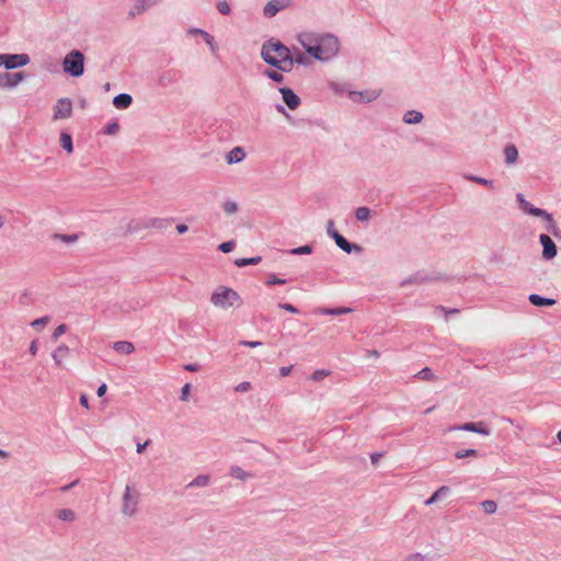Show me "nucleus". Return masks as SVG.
I'll return each mask as SVG.
<instances>
[{
    "instance_id": "nucleus-1",
    "label": "nucleus",
    "mask_w": 561,
    "mask_h": 561,
    "mask_svg": "<svg viewBox=\"0 0 561 561\" xmlns=\"http://www.w3.org/2000/svg\"><path fill=\"white\" fill-rule=\"evenodd\" d=\"M298 41L308 55L320 61H329L340 51V41L331 33H302Z\"/></svg>"
},
{
    "instance_id": "nucleus-2",
    "label": "nucleus",
    "mask_w": 561,
    "mask_h": 561,
    "mask_svg": "<svg viewBox=\"0 0 561 561\" xmlns=\"http://www.w3.org/2000/svg\"><path fill=\"white\" fill-rule=\"evenodd\" d=\"M62 70L71 77H81L84 72L83 53L78 49L69 51L62 60Z\"/></svg>"
},
{
    "instance_id": "nucleus-3",
    "label": "nucleus",
    "mask_w": 561,
    "mask_h": 561,
    "mask_svg": "<svg viewBox=\"0 0 561 561\" xmlns=\"http://www.w3.org/2000/svg\"><path fill=\"white\" fill-rule=\"evenodd\" d=\"M210 301L215 307L228 309L240 301V296L236 290L221 286L211 294Z\"/></svg>"
},
{
    "instance_id": "nucleus-4",
    "label": "nucleus",
    "mask_w": 561,
    "mask_h": 561,
    "mask_svg": "<svg viewBox=\"0 0 561 561\" xmlns=\"http://www.w3.org/2000/svg\"><path fill=\"white\" fill-rule=\"evenodd\" d=\"M517 201L519 202L520 208L528 215L535 217H542L548 221V230L556 237H558V228L553 221L552 215L545 209L535 207L528 201L525 199L523 194H517Z\"/></svg>"
},
{
    "instance_id": "nucleus-5",
    "label": "nucleus",
    "mask_w": 561,
    "mask_h": 561,
    "mask_svg": "<svg viewBox=\"0 0 561 561\" xmlns=\"http://www.w3.org/2000/svg\"><path fill=\"white\" fill-rule=\"evenodd\" d=\"M291 54V50L278 41L270 39L265 42L261 49V57L265 62L268 58H282Z\"/></svg>"
},
{
    "instance_id": "nucleus-6",
    "label": "nucleus",
    "mask_w": 561,
    "mask_h": 561,
    "mask_svg": "<svg viewBox=\"0 0 561 561\" xmlns=\"http://www.w3.org/2000/svg\"><path fill=\"white\" fill-rule=\"evenodd\" d=\"M138 499L139 494L138 492L131 491V486L127 484L125 486V491L123 494V505H122V513L125 516H133L136 514L138 508Z\"/></svg>"
},
{
    "instance_id": "nucleus-7",
    "label": "nucleus",
    "mask_w": 561,
    "mask_h": 561,
    "mask_svg": "<svg viewBox=\"0 0 561 561\" xmlns=\"http://www.w3.org/2000/svg\"><path fill=\"white\" fill-rule=\"evenodd\" d=\"M30 62V57L26 54H0V67L11 70L24 67Z\"/></svg>"
},
{
    "instance_id": "nucleus-8",
    "label": "nucleus",
    "mask_w": 561,
    "mask_h": 561,
    "mask_svg": "<svg viewBox=\"0 0 561 561\" xmlns=\"http://www.w3.org/2000/svg\"><path fill=\"white\" fill-rule=\"evenodd\" d=\"M72 115V102L69 98L58 99L54 106L53 118L55 121L69 118Z\"/></svg>"
},
{
    "instance_id": "nucleus-9",
    "label": "nucleus",
    "mask_w": 561,
    "mask_h": 561,
    "mask_svg": "<svg viewBox=\"0 0 561 561\" xmlns=\"http://www.w3.org/2000/svg\"><path fill=\"white\" fill-rule=\"evenodd\" d=\"M449 432L453 431H466L477 433L483 436H490L491 430L485 425L484 422H469L463 423L461 425H454L448 428Z\"/></svg>"
},
{
    "instance_id": "nucleus-10",
    "label": "nucleus",
    "mask_w": 561,
    "mask_h": 561,
    "mask_svg": "<svg viewBox=\"0 0 561 561\" xmlns=\"http://www.w3.org/2000/svg\"><path fill=\"white\" fill-rule=\"evenodd\" d=\"M539 241L540 244L542 245V257L545 260H552L553 257H556L558 249L554 241L548 234L545 233H541L539 236Z\"/></svg>"
},
{
    "instance_id": "nucleus-11",
    "label": "nucleus",
    "mask_w": 561,
    "mask_h": 561,
    "mask_svg": "<svg viewBox=\"0 0 561 561\" xmlns=\"http://www.w3.org/2000/svg\"><path fill=\"white\" fill-rule=\"evenodd\" d=\"M25 76L23 72H3L0 73V88L12 89L15 88L20 82L24 80Z\"/></svg>"
},
{
    "instance_id": "nucleus-12",
    "label": "nucleus",
    "mask_w": 561,
    "mask_h": 561,
    "mask_svg": "<svg viewBox=\"0 0 561 561\" xmlns=\"http://www.w3.org/2000/svg\"><path fill=\"white\" fill-rule=\"evenodd\" d=\"M266 64L282 72H290L294 68V55L291 53L282 58H268V62Z\"/></svg>"
},
{
    "instance_id": "nucleus-13",
    "label": "nucleus",
    "mask_w": 561,
    "mask_h": 561,
    "mask_svg": "<svg viewBox=\"0 0 561 561\" xmlns=\"http://www.w3.org/2000/svg\"><path fill=\"white\" fill-rule=\"evenodd\" d=\"M290 0H271L263 8V14L265 18L275 16L280 10L289 7Z\"/></svg>"
},
{
    "instance_id": "nucleus-14",
    "label": "nucleus",
    "mask_w": 561,
    "mask_h": 561,
    "mask_svg": "<svg viewBox=\"0 0 561 561\" xmlns=\"http://www.w3.org/2000/svg\"><path fill=\"white\" fill-rule=\"evenodd\" d=\"M278 91L289 110L294 111L299 107L301 100L290 88H279Z\"/></svg>"
},
{
    "instance_id": "nucleus-15",
    "label": "nucleus",
    "mask_w": 561,
    "mask_h": 561,
    "mask_svg": "<svg viewBox=\"0 0 561 561\" xmlns=\"http://www.w3.org/2000/svg\"><path fill=\"white\" fill-rule=\"evenodd\" d=\"M380 92L377 90L353 91L350 96L356 102L370 103L378 99Z\"/></svg>"
},
{
    "instance_id": "nucleus-16",
    "label": "nucleus",
    "mask_w": 561,
    "mask_h": 561,
    "mask_svg": "<svg viewBox=\"0 0 561 561\" xmlns=\"http://www.w3.org/2000/svg\"><path fill=\"white\" fill-rule=\"evenodd\" d=\"M333 240H334L335 244L341 250H343L344 252H346L348 254L352 252H356V253L362 252L360 245L348 242L341 233H334Z\"/></svg>"
},
{
    "instance_id": "nucleus-17",
    "label": "nucleus",
    "mask_w": 561,
    "mask_h": 561,
    "mask_svg": "<svg viewBox=\"0 0 561 561\" xmlns=\"http://www.w3.org/2000/svg\"><path fill=\"white\" fill-rule=\"evenodd\" d=\"M134 5L129 11V16H136L144 13L147 9L158 4L161 0H133Z\"/></svg>"
},
{
    "instance_id": "nucleus-18",
    "label": "nucleus",
    "mask_w": 561,
    "mask_h": 561,
    "mask_svg": "<svg viewBox=\"0 0 561 561\" xmlns=\"http://www.w3.org/2000/svg\"><path fill=\"white\" fill-rule=\"evenodd\" d=\"M133 103V96L128 93H119L113 99V105L117 110H126Z\"/></svg>"
},
{
    "instance_id": "nucleus-19",
    "label": "nucleus",
    "mask_w": 561,
    "mask_h": 561,
    "mask_svg": "<svg viewBox=\"0 0 561 561\" xmlns=\"http://www.w3.org/2000/svg\"><path fill=\"white\" fill-rule=\"evenodd\" d=\"M245 158V152L241 147H234L226 154L228 164L241 162Z\"/></svg>"
},
{
    "instance_id": "nucleus-20",
    "label": "nucleus",
    "mask_w": 561,
    "mask_h": 561,
    "mask_svg": "<svg viewBox=\"0 0 561 561\" xmlns=\"http://www.w3.org/2000/svg\"><path fill=\"white\" fill-rule=\"evenodd\" d=\"M528 300L531 305L536 307H550L556 304V300L552 298H546L537 294H531L528 297Z\"/></svg>"
},
{
    "instance_id": "nucleus-21",
    "label": "nucleus",
    "mask_w": 561,
    "mask_h": 561,
    "mask_svg": "<svg viewBox=\"0 0 561 561\" xmlns=\"http://www.w3.org/2000/svg\"><path fill=\"white\" fill-rule=\"evenodd\" d=\"M422 119H423V114L415 110H410V111L405 112L402 117L403 123L408 124V125L420 124L422 122Z\"/></svg>"
},
{
    "instance_id": "nucleus-22",
    "label": "nucleus",
    "mask_w": 561,
    "mask_h": 561,
    "mask_svg": "<svg viewBox=\"0 0 561 561\" xmlns=\"http://www.w3.org/2000/svg\"><path fill=\"white\" fill-rule=\"evenodd\" d=\"M70 350L67 345H59L51 354V357L57 366L62 364V360L68 356Z\"/></svg>"
},
{
    "instance_id": "nucleus-23",
    "label": "nucleus",
    "mask_w": 561,
    "mask_h": 561,
    "mask_svg": "<svg viewBox=\"0 0 561 561\" xmlns=\"http://www.w3.org/2000/svg\"><path fill=\"white\" fill-rule=\"evenodd\" d=\"M450 492V489L446 485L440 486L437 489L426 501L425 505H432L439 501L440 499L446 497Z\"/></svg>"
},
{
    "instance_id": "nucleus-24",
    "label": "nucleus",
    "mask_w": 561,
    "mask_h": 561,
    "mask_svg": "<svg viewBox=\"0 0 561 561\" xmlns=\"http://www.w3.org/2000/svg\"><path fill=\"white\" fill-rule=\"evenodd\" d=\"M175 82V73L172 70L163 71L158 77V84L167 88Z\"/></svg>"
},
{
    "instance_id": "nucleus-25",
    "label": "nucleus",
    "mask_w": 561,
    "mask_h": 561,
    "mask_svg": "<svg viewBox=\"0 0 561 561\" xmlns=\"http://www.w3.org/2000/svg\"><path fill=\"white\" fill-rule=\"evenodd\" d=\"M113 348L122 354H131L135 351L134 344L128 341H117L113 344Z\"/></svg>"
},
{
    "instance_id": "nucleus-26",
    "label": "nucleus",
    "mask_w": 561,
    "mask_h": 561,
    "mask_svg": "<svg viewBox=\"0 0 561 561\" xmlns=\"http://www.w3.org/2000/svg\"><path fill=\"white\" fill-rule=\"evenodd\" d=\"M505 162L507 164H513L516 162L518 158V150L515 145H507L504 148Z\"/></svg>"
},
{
    "instance_id": "nucleus-27",
    "label": "nucleus",
    "mask_w": 561,
    "mask_h": 561,
    "mask_svg": "<svg viewBox=\"0 0 561 561\" xmlns=\"http://www.w3.org/2000/svg\"><path fill=\"white\" fill-rule=\"evenodd\" d=\"M170 220L165 218H150L145 221L144 227L145 228H158V229H164L169 226Z\"/></svg>"
},
{
    "instance_id": "nucleus-28",
    "label": "nucleus",
    "mask_w": 561,
    "mask_h": 561,
    "mask_svg": "<svg viewBox=\"0 0 561 561\" xmlns=\"http://www.w3.org/2000/svg\"><path fill=\"white\" fill-rule=\"evenodd\" d=\"M433 278L431 277H427V276H423L421 274H416V275H413V276H410L408 278H404L402 282H401V286L404 287V286H408L410 284H423L427 280H432Z\"/></svg>"
},
{
    "instance_id": "nucleus-29",
    "label": "nucleus",
    "mask_w": 561,
    "mask_h": 561,
    "mask_svg": "<svg viewBox=\"0 0 561 561\" xmlns=\"http://www.w3.org/2000/svg\"><path fill=\"white\" fill-rule=\"evenodd\" d=\"M60 146L68 152L73 151L72 137L68 133L62 131L60 134Z\"/></svg>"
},
{
    "instance_id": "nucleus-30",
    "label": "nucleus",
    "mask_w": 561,
    "mask_h": 561,
    "mask_svg": "<svg viewBox=\"0 0 561 561\" xmlns=\"http://www.w3.org/2000/svg\"><path fill=\"white\" fill-rule=\"evenodd\" d=\"M56 516L64 522H73L76 519V513L70 508L58 510Z\"/></svg>"
},
{
    "instance_id": "nucleus-31",
    "label": "nucleus",
    "mask_w": 561,
    "mask_h": 561,
    "mask_svg": "<svg viewBox=\"0 0 561 561\" xmlns=\"http://www.w3.org/2000/svg\"><path fill=\"white\" fill-rule=\"evenodd\" d=\"M210 482V478L207 474H199L196 478H194L188 484L187 488H195V486H206Z\"/></svg>"
},
{
    "instance_id": "nucleus-32",
    "label": "nucleus",
    "mask_w": 561,
    "mask_h": 561,
    "mask_svg": "<svg viewBox=\"0 0 561 561\" xmlns=\"http://www.w3.org/2000/svg\"><path fill=\"white\" fill-rule=\"evenodd\" d=\"M371 216V210L366 206H360L355 210V217L358 221H367Z\"/></svg>"
},
{
    "instance_id": "nucleus-33",
    "label": "nucleus",
    "mask_w": 561,
    "mask_h": 561,
    "mask_svg": "<svg viewBox=\"0 0 561 561\" xmlns=\"http://www.w3.org/2000/svg\"><path fill=\"white\" fill-rule=\"evenodd\" d=\"M262 261V257L261 256H253V257H243V259H237L234 261V264L238 266V267H243V266H247V265H256L259 264L260 262Z\"/></svg>"
},
{
    "instance_id": "nucleus-34",
    "label": "nucleus",
    "mask_w": 561,
    "mask_h": 561,
    "mask_svg": "<svg viewBox=\"0 0 561 561\" xmlns=\"http://www.w3.org/2000/svg\"><path fill=\"white\" fill-rule=\"evenodd\" d=\"M463 178L466 180H468V181H471V182H474V183H478V184H481V185H484V186L493 188V182L491 180L485 179V178H481V176H477V175H471V174H466Z\"/></svg>"
},
{
    "instance_id": "nucleus-35",
    "label": "nucleus",
    "mask_w": 561,
    "mask_h": 561,
    "mask_svg": "<svg viewBox=\"0 0 561 561\" xmlns=\"http://www.w3.org/2000/svg\"><path fill=\"white\" fill-rule=\"evenodd\" d=\"M352 309L347 307H340V308H325L322 309L320 312L322 314H330V316H340L351 312Z\"/></svg>"
},
{
    "instance_id": "nucleus-36",
    "label": "nucleus",
    "mask_w": 561,
    "mask_h": 561,
    "mask_svg": "<svg viewBox=\"0 0 561 561\" xmlns=\"http://www.w3.org/2000/svg\"><path fill=\"white\" fill-rule=\"evenodd\" d=\"M268 79H271L274 82L280 83L284 81V76L282 75V71L279 70H272L266 69L263 72Z\"/></svg>"
},
{
    "instance_id": "nucleus-37",
    "label": "nucleus",
    "mask_w": 561,
    "mask_h": 561,
    "mask_svg": "<svg viewBox=\"0 0 561 561\" xmlns=\"http://www.w3.org/2000/svg\"><path fill=\"white\" fill-rule=\"evenodd\" d=\"M230 474H231V477L239 479V480H245L247 478L250 477V473L245 472L238 466H232L230 468Z\"/></svg>"
},
{
    "instance_id": "nucleus-38",
    "label": "nucleus",
    "mask_w": 561,
    "mask_h": 561,
    "mask_svg": "<svg viewBox=\"0 0 561 561\" xmlns=\"http://www.w3.org/2000/svg\"><path fill=\"white\" fill-rule=\"evenodd\" d=\"M288 253L293 255H302V254H311L312 253V247L309 244H305L298 248H293L288 251Z\"/></svg>"
},
{
    "instance_id": "nucleus-39",
    "label": "nucleus",
    "mask_w": 561,
    "mask_h": 561,
    "mask_svg": "<svg viewBox=\"0 0 561 561\" xmlns=\"http://www.w3.org/2000/svg\"><path fill=\"white\" fill-rule=\"evenodd\" d=\"M416 378L421 379V380H434L435 379V375L433 374L432 369L428 368V367H424L422 368L416 375H415Z\"/></svg>"
},
{
    "instance_id": "nucleus-40",
    "label": "nucleus",
    "mask_w": 561,
    "mask_h": 561,
    "mask_svg": "<svg viewBox=\"0 0 561 561\" xmlns=\"http://www.w3.org/2000/svg\"><path fill=\"white\" fill-rule=\"evenodd\" d=\"M54 240H60L65 243H75L78 240V234H62V233H55L53 236Z\"/></svg>"
},
{
    "instance_id": "nucleus-41",
    "label": "nucleus",
    "mask_w": 561,
    "mask_h": 561,
    "mask_svg": "<svg viewBox=\"0 0 561 561\" xmlns=\"http://www.w3.org/2000/svg\"><path fill=\"white\" fill-rule=\"evenodd\" d=\"M481 506L483 508V511L486 513V514H494L497 510V504L496 502L492 501V500H485L481 503Z\"/></svg>"
},
{
    "instance_id": "nucleus-42",
    "label": "nucleus",
    "mask_w": 561,
    "mask_h": 561,
    "mask_svg": "<svg viewBox=\"0 0 561 561\" xmlns=\"http://www.w3.org/2000/svg\"><path fill=\"white\" fill-rule=\"evenodd\" d=\"M222 210L227 214V215H232L234 213H237L238 210V204L233 201H226L224 204H222Z\"/></svg>"
},
{
    "instance_id": "nucleus-43",
    "label": "nucleus",
    "mask_w": 561,
    "mask_h": 561,
    "mask_svg": "<svg viewBox=\"0 0 561 561\" xmlns=\"http://www.w3.org/2000/svg\"><path fill=\"white\" fill-rule=\"evenodd\" d=\"M477 455H478V450L477 449L469 448V449L458 450L455 454V457L457 459H462V458H466V457H469V456H477Z\"/></svg>"
},
{
    "instance_id": "nucleus-44",
    "label": "nucleus",
    "mask_w": 561,
    "mask_h": 561,
    "mask_svg": "<svg viewBox=\"0 0 561 561\" xmlns=\"http://www.w3.org/2000/svg\"><path fill=\"white\" fill-rule=\"evenodd\" d=\"M236 247V243L233 240L222 242L218 245V250L222 253H229L231 252Z\"/></svg>"
},
{
    "instance_id": "nucleus-45",
    "label": "nucleus",
    "mask_w": 561,
    "mask_h": 561,
    "mask_svg": "<svg viewBox=\"0 0 561 561\" xmlns=\"http://www.w3.org/2000/svg\"><path fill=\"white\" fill-rule=\"evenodd\" d=\"M328 375H329L328 370L317 369L316 371L312 373V375L310 376V379L318 382V381H321Z\"/></svg>"
},
{
    "instance_id": "nucleus-46",
    "label": "nucleus",
    "mask_w": 561,
    "mask_h": 561,
    "mask_svg": "<svg viewBox=\"0 0 561 561\" xmlns=\"http://www.w3.org/2000/svg\"><path fill=\"white\" fill-rule=\"evenodd\" d=\"M217 10L222 15H228L231 12L229 3L227 1H225V0L217 2Z\"/></svg>"
},
{
    "instance_id": "nucleus-47",
    "label": "nucleus",
    "mask_w": 561,
    "mask_h": 561,
    "mask_svg": "<svg viewBox=\"0 0 561 561\" xmlns=\"http://www.w3.org/2000/svg\"><path fill=\"white\" fill-rule=\"evenodd\" d=\"M266 285L268 286H273V285H283L286 283V279L284 278H279L277 277L276 275L274 274H271L268 275L267 279H266Z\"/></svg>"
},
{
    "instance_id": "nucleus-48",
    "label": "nucleus",
    "mask_w": 561,
    "mask_h": 561,
    "mask_svg": "<svg viewBox=\"0 0 561 561\" xmlns=\"http://www.w3.org/2000/svg\"><path fill=\"white\" fill-rule=\"evenodd\" d=\"M295 64L306 66L309 64V59L304 53L298 51L296 55H294V65Z\"/></svg>"
},
{
    "instance_id": "nucleus-49",
    "label": "nucleus",
    "mask_w": 561,
    "mask_h": 561,
    "mask_svg": "<svg viewBox=\"0 0 561 561\" xmlns=\"http://www.w3.org/2000/svg\"><path fill=\"white\" fill-rule=\"evenodd\" d=\"M202 37L204 38V41L206 42V44L210 47V49H211L213 51H216V49H217V45H216V43H215L214 37H213L208 32L204 33Z\"/></svg>"
},
{
    "instance_id": "nucleus-50",
    "label": "nucleus",
    "mask_w": 561,
    "mask_h": 561,
    "mask_svg": "<svg viewBox=\"0 0 561 561\" xmlns=\"http://www.w3.org/2000/svg\"><path fill=\"white\" fill-rule=\"evenodd\" d=\"M48 322H49V317H48V316H45V317H41V318L35 319L34 321H32L31 325H32L33 328H43V327H45Z\"/></svg>"
},
{
    "instance_id": "nucleus-51",
    "label": "nucleus",
    "mask_w": 561,
    "mask_h": 561,
    "mask_svg": "<svg viewBox=\"0 0 561 561\" xmlns=\"http://www.w3.org/2000/svg\"><path fill=\"white\" fill-rule=\"evenodd\" d=\"M118 129H119L118 123L112 122V123L106 125V127L104 129V133L106 135H115L118 131Z\"/></svg>"
},
{
    "instance_id": "nucleus-52",
    "label": "nucleus",
    "mask_w": 561,
    "mask_h": 561,
    "mask_svg": "<svg viewBox=\"0 0 561 561\" xmlns=\"http://www.w3.org/2000/svg\"><path fill=\"white\" fill-rule=\"evenodd\" d=\"M67 332V325L66 324H60L58 325L55 331L53 332L51 334V339L54 341H57L59 339L60 335H62L64 333Z\"/></svg>"
},
{
    "instance_id": "nucleus-53",
    "label": "nucleus",
    "mask_w": 561,
    "mask_h": 561,
    "mask_svg": "<svg viewBox=\"0 0 561 561\" xmlns=\"http://www.w3.org/2000/svg\"><path fill=\"white\" fill-rule=\"evenodd\" d=\"M252 389V385L249 381H242L234 387L236 392H248Z\"/></svg>"
},
{
    "instance_id": "nucleus-54",
    "label": "nucleus",
    "mask_w": 561,
    "mask_h": 561,
    "mask_svg": "<svg viewBox=\"0 0 561 561\" xmlns=\"http://www.w3.org/2000/svg\"><path fill=\"white\" fill-rule=\"evenodd\" d=\"M190 391H191V385L185 383L181 389L180 400L188 401Z\"/></svg>"
},
{
    "instance_id": "nucleus-55",
    "label": "nucleus",
    "mask_w": 561,
    "mask_h": 561,
    "mask_svg": "<svg viewBox=\"0 0 561 561\" xmlns=\"http://www.w3.org/2000/svg\"><path fill=\"white\" fill-rule=\"evenodd\" d=\"M278 308L283 309L285 311H288L290 313H298V309L295 306L287 304V302L278 304Z\"/></svg>"
},
{
    "instance_id": "nucleus-56",
    "label": "nucleus",
    "mask_w": 561,
    "mask_h": 561,
    "mask_svg": "<svg viewBox=\"0 0 561 561\" xmlns=\"http://www.w3.org/2000/svg\"><path fill=\"white\" fill-rule=\"evenodd\" d=\"M327 233L334 239V233H339L335 229H334V222L333 220H329L328 224H327Z\"/></svg>"
},
{
    "instance_id": "nucleus-57",
    "label": "nucleus",
    "mask_w": 561,
    "mask_h": 561,
    "mask_svg": "<svg viewBox=\"0 0 561 561\" xmlns=\"http://www.w3.org/2000/svg\"><path fill=\"white\" fill-rule=\"evenodd\" d=\"M436 309H437V310H439L440 312H444V313H445V316H448V314H456V313H458V312H459V309H456V308H454V309H448V308H446V307H444V306H439V307H437Z\"/></svg>"
},
{
    "instance_id": "nucleus-58",
    "label": "nucleus",
    "mask_w": 561,
    "mask_h": 561,
    "mask_svg": "<svg viewBox=\"0 0 561 561\" xmlns=\"http://www.w3.org/2000/svg\"><path fill=\"white\" fill-rule=\"evenodd\" d=\"M239 344L248 347H257L262 345L260 341H240Z\"/></svg>"
},
{
    "instance_id": "nucleus-59",
    "label": "nucleus",
    "mask_w": 561,
    "mask_h": 561,
    "mask_svg": "<svg viewBox=\"0 0 561 561\" xmlns=\"http://www.w3.org/2000/svg\"><path fill=\"white\" fill-rule=\"evenodd\" d=\"M183 368L186 370V371H191V373H194V371H197L199 370V365L198 364H186L183 366Z\"/></svg>"
},
{
    "instance_id": "nucleus-60",
    "label": "nucleus",
    "mask_w": 561,
    "mask_h": 561,
    "mask_svg": "<svg viewBox=\"0 0 561 561\" xmlns=\"http://www.w3.org/2000/svg\"><path fill=\"white\" fill-rule=\"evenodd\" d=\"M149 444H150V439H147L145 443H138L137 447H136V451L138 454H141Z\"/></svg>"
},
{
    "instance_id": "nucleus-61",
    "label": "nucleus",
    "mask_w": 561,
    "mask_h": 561,
    "mask_svg": "<svg viewBox=\"0 0 561 561\" xmlns=\"http://www.w3.org/2000/svg\"><path fill=\"white\" fill-rule=\"evenodd\" d=\"M291 368H293L291 366H283V367H280L279 368V375L282 377L288 376L290 374V371H291Z\"/></svg>"
},
{
    "instance_id": "nucleus-62",
    "label": "nucleus",
    "mask_w": 561,
    "mask_h": 561,
    "mask_svg": "<svg viewBox=\"0 0 561 561\" xmlns=\"http://www.w3.org/2000/svg\"><path fill=\"white\" fill-rule=\"evenodd\" d=\"M424 558L422 554L420 553H413V554H410L407 559V561H423Z\"/></svg>"
},
{
    "instance_id": "nucleus-63",
    "label": "nucleus",
    "mask_w": 561,
    "mask_h": 561,
    "mask_svg": "<svg viewBox=\"0 0 561 561\" xmlns=\"http://www.w3.org/2000/svg\"><path fill=\"white\" fill-rule=\"evenodd\" d=\"M30 353L32 355H36L37 351H38V344H37V341H32L31 344H30V348H28Z\"/></svg>"
},
{
    "instance_id": "nucleus-64",
    "label": "nucleus",
    "mask_w": 561,
    "mask_h": 561,
    "mask_svg": "<svg viewBox=\"0 0 561 561\" xmlns=\"http://www.w3.org/2000/svg\"><path fill=\"white\" fill-rule=\"evenodd\" d=\"M383 454L381 453H375L370 455V460L373 465H377L379 459L382 457Z\"/></svg>"
}]
</instances>
